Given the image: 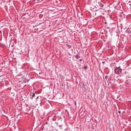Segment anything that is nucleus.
<instances>
[{
  "label": "nucleus",
  "instance_id": "9",
  "mask_svg": "<svg viewBox=\"0 0 131 131\" xmlns=\"http://www.w3.org/2000/svg\"><path fill=\"white\" fill-rule=\"evenodd\" d=\"M84 69H86V67H84Z\"/></svg>",
  "mask_w": 131,
  "mask_h": 131
},
{
  "label": "nucleus",
  "instance_id": "4",
  "mask_svg": "<svg viewBox=\"0 0 131 131\" xmlns=\"http://www.w3.org/2000/svg\"><path fill=\"white\" fill-rule=\"evenodd\" d=\"M75 58H76V59H79V58H80V56H79V55L77 54L75 56Z\"/></svg>",
  "mask_w": 131,
  "mask_h": 131
},
{
  "label": "nucleus",
  "instance_id": "3",
  "mask_svg": "<svg viewBox=\"0 0 131 131\" xmlns=\"http://www.w3.org/2000/svg\"><path fill=\"white\" fill-rule=\"evenodd\" d=\"M126 32L127 33H128V34H130V33H131V30H127L126 31Z\"/></svg>",
  "mask_w": 131,
  "mask_h": 131
},
{
  "label": "nucleus",
  "instance_id": "5",
  "mask_svg": "<svg viewBox=\"0 0 131 131\" xmlns=\"http://www.w3.org/2000/svg\"><path fill=\"white\" fill-rule=\"evenodd\" d=\"M67 48H68V49H71V46L68 45V44H67L66 45Z\"/></svg>",
  "mask_w": 131,
  "mask_h": 131
},
{
  "label": "nucleus",
  "instance_id": "6",
  "mask_svg": "<svg viewBox=\"0 0 131 131\" xmlns=\"http://www.w3.org/2000/svg\"><path fill=\"white\" fill-rule=\"evenodd\" d=\"M35 97V94L34 93H33V95H32V98H34Z\"/></svg>",
  "mask_w": 131,
  "mask_h": 131
},
{
  "label": "nucleus",
  "instance_id": "2",
  "mask_svg": "<svg viewBox=\"0 0 131 131\" xmlns=\"http://www.w3.org/2000/svg\"><path fill=\"white\" fill-rule=\"evenodd\" d=\"M98 5L101 7V8H103L104 7V4L101 2H98Z\"/></svg>",
  "mask_w": 131,
  "mask_h": 131
},
{
  "label": "nucleus",
  "instance_id": "7",
  "mask_svg": "<svg viewBox=\"0 0 131 131\" xmlns=\"http://www.w3.org/2000/svg\"><path fill=\"white\" fill-rule=\"evenodd\" d=\"M118 113H119V114H120V113H121V111H119Z\"/></svg>",
  "mask_w": 131,
  "mask_h": 131
},
{
  "label": "nucleus",
  "instance_id": "8",
  "mask_svg": "<svg viewBox=\"0 0 131 131\" xmlns=\"http://www.w3.org/2000/svg\"><path fill=\"white\" fill-rule=\"evenodd\" d=\"M79 61H82V59H81L79 60Z\"/></svg>",
  "mask_w": 131,
  "mask_h": 131
},
{
  "label": "nucleus",
  "instance_id": "10",
  "mask_svg": "<svg viewBox=\"0 0 131 131\" xmlns=\"http://www.w3.org/2000/svg\"><path fill=\"white\" fill-rule=\"evenodd\" d=\"M61 126V125L59 126V127Z\"/></svg>",
  "mask_w": 131,
  "mask_h": 131
},
{
  "label": "nucleus",
  "instance_id": "1",
  "mask_svg": "<svg viewBox=\"0 0 131 131\" xmlns=\"http://www.w3.org/2000/svg\"><path fill=\"white\" fill-rule=\"evenodd\" d=\"M114 72L115 73H116V74H121V73L122 72V69L120 68V67H116L114 70Z\"/></svg>",
  "mask_w": 131,
  "mask_h": 131
}]
</instances>
